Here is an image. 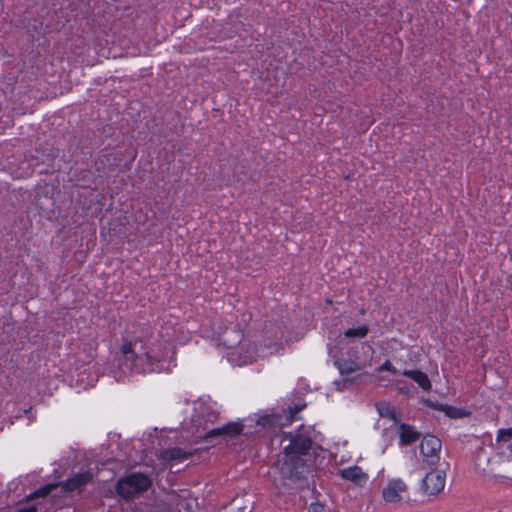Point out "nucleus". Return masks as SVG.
I'll use <instances>...</instances> for the list:
<instances>
[{
	"label": "nucleus",
	"mask_w": 512,
	"mask_h": 512,
	"mask_svg": "<svg viewBox=\"0 0 512 512\" xmlns=\"http://www.w3.org/2000/svg\"><path fill=\"white\" fill-rule=\"evenodd\" d=\"M407 485L401 479H392L382 490V497L387 503H398L403 499Z\"/></svg>",
	"instance_id": "8"
},
{
	"label": "nucleus",
	"mask_w": 512,
	"mask_h": 512,
	"mask_svg": "<svg viewBox=\"0 0 512 512\" xmlns=\"http://www.w3.org/2000/svg\"><path fill=\"white\" fill-rule=\"evenodd\" d=\"M441 447L440 439L433 435H427L421 441L420 452L429 464L434 465L439 459L438 453Z\"/></svg>",
	"instance_id": "7"
},
{
	"label": "nucleus",
	"mask_w": 512,
	"mask_h": 512,
	"mask_svg": "<svg viewBox=\"0 0 512 512\" xmlns=\"http://www.w3.org/2000/svg\"><path fill=\"white\" fill-rule=\"evenodd\" d=\"M497 441L501 443L502 450L509 451L507 457L512 460V428L499 430Z\"/></svg>",
	"instance_id": "14"
},
{
	"label": "nucleus",
	"mask_w": 512,
	"mask_h": 512,
	"mask_svg": "<svg viewBox=\"0 0 512 512\" xmlns=\"http://www.w3.org/2000/svg\"><path fill=\"white\" fill-rule=\"evenodd\" d=\"M446 475L444 471L433 470L422 480L421 488L428 495H436L444 489Z\"/></svg>",
	"instance_id": "6"
},
{
	"label": "nucleus",
	"mask_w": 512,
	"mask_h": 512,
	"mask_svg": "<svg viewBox=\"0 0 512 512\" xmlns=\"http://www.w3.org/2000/svg\"><path fill=\"white\" fill-rule=\"evenodd\" d=\"M491 478H492L493 482L496 484L502 483L503 481L508 479V477L503 476V475H498V474H493L491 476Z\"/></svg>",
	"instance_id": "24"
},
{
	"label": "nucleus",
	"mask_w": 512,
	"mask_h": 512,
	"mask_svg": "<svg viewBox=\"0 0 512 512\" xmlns=\"http://www.w3.org/2000/svg\"><path fill=\"white\" fill-rule=\"evenodd\" d=\"M153 512H173L171 507L167 504H158Z\"/></svg>",
	"instance_id": "22"
},
{
	"label": "nucleus",
	"mask_w": 512,
	"mask_h": 512,
	"mask_svg": "<svg viewBox=\"0 0 512 512\" xmlns=\"http://www.w3.org/2000/svg\"><path fill=\"white\" fill-rule=\"evenodd\" d=\"M340 476L357 486H363L368 481V475L359 466H351L340 471Z\"/></svg>",
	"instance_id": "9"
},
{
	"label": "nucleus",
	"mask_w": 512,
	"mask_h": 512,
	"mask_svg": "<svg viewBox=\"0 0 512 512\" xmlns=\"http://www.w3.org/2000/svg\"><path fill=\"white\" fill-rule=\"evenodd\" d=\"M93 480V473L86 470L75 474L68 478L65 482L47 484L35 492L37 497H46L52 494L53 497L58 495V492H72L80 490Z\"/></svg>",
	"instance_id": "5"
},
{
	"label": "nucleus",
	"mask_w": 512,
	"mask_h": 512,
	"mask_svg": "<svg viewBox=\"0 0 512 512\" xmlns=\"http://www.w3.org/2000/svg\"><path fill=\"white\" fill-rule=\"evenodd\" d=\"M153 484L152 474L131 472L115 483V493L124 501L129 502L143 496Z\"/></svg>",
	"instance_id": "4"
},
{
	"label": "nucleus",
	"mask_w": 512,
	"mask_h": 512,
	"mask_svg": "<svg viewBox=\"0 0 512 512\" xmlns=\"http://www.w3.org/2000/svg\"><path fill=\"white\" fill-rule=\"evenodd\" d=\"M142 349L140 341L124 340L120 349V356L117 359L121 373H115L114 377L119 382L127 372L152 373L156 370L158 360L147 352L139 353L137 346Z\"/></svg>",
	"instance_id": "3"
},
{
	"label": "nucleus",
	"mask_w": 512,
	"mask_h": 512,
	"mask_svg": "<svg viewBox=\"0 0 512 512\" xmlns=\"http://www.w3.org/2000/svg\"><path fill=\"white\" fill-rule=\"evenodd\" d=\"M378 372L389 371L392 373H397V369L393 366L390 360H386L381 366L377 368Z\"/></svg>",
	"instance_id": "19"
},
{
	"label": "nucleus",
	"mask_w": 512,
	"mask_h": 512,
	"mask_svg": "<svg viewBox=\"0 0 512 512\" xmlns=\"http://www.w3.org/2000/svg\"><path fill=\"white\" fill-rule=\"evenodd\" d=\"M218 418L219 412L212 405L203 402L198 403L191 418L189 431L196 438L207 441L214 438L228 441L243 432L244 425L241 422H229L223 426L210 429L209 425L214 424Z\"/></svg>",
	"instance_id": "2"
},
{
	"label": "nucleus",
	"mask_w": 512,
	"mask_h": 512,
	"mask_svg": "<svg viewBox=\"0 0 512 512\" xmlns=\"http://www.w3.org/2000/svg\"><path fill=\"white\" fill-rule=\"evenodd\" d=\"M313 441L302 429L283 433L281 437V453L276 468L281 483L288 489H302L307 485L311 472L308 457Z\"/></svg>",
	"instance_id": "1"
},
{
	"label": "nucleus",
	"mask_w": 512,
	"mask_h": 512,
	"mask_svg": "<svg viewBox=\"0 0 512 512\" xmlns=\"http://www.w3.org/2000/svg\"><path fill=\"white\" fill-rule=\"evenodd\" d=\"M253 361H255V357L252 354H249L244 356V358L240 361L239 365L252 363Z\"/></svg>",
	"instance_id": "25"
},
{
	"label": "nucleus",
	"mask_w": 512,
	"mask_h": 512,
	"mask_svg": "<svg viewBox=\"0 0 512 512\" xmlns=\"http://www.w3.org/2000/svg\"><path fill=\"white\" fill-rule=\"evenodd\" d=\"M324 506L320 503H312L309 506V512H323Z\"/></svg>",
	"instance_id": "23"
},
{
	"label": "nucleus",
	"mask_w": 512,
	"mask_h": 512,
	"mask_svg": "<svg viewBox=\"0 0 512 512\" xmlns=\"http://www.w3.org/2000/svg\"><path fill=\"white\" fill-rule=\"evenodd\" d=\"M402 375L413 379L423 390L429 391L431 389V381L427 374L420 370H404Z\"/></svg>",
	"instance_id": "13"
},
{
	"label": "nucleus",
	"mask_w": 512,
	"mask_h": 512,
	"mask_svg": "<svg viewBox=\"0 0 512 512\" xmlns=\"http://www.w3.org/2000/svg\"><path fill=\"white\" fill-rule=\"evenodd\" d=\"M305 404H296L294 406L288 407L289 420L293 421L296 418V414H298L303 408Z\"/></svg>",
	"instance_id": "17"
},
{
	"label": "nucleus",
	"mask_w": 512,
	"mask_h": 512,
	"mask_svg": "<svg viewBox=\"0 0 512 512\" xmlns=\"http://www.w3.org/2000/svg\"><path fill=\"white\" fill-rule=\"evenodd\" d=\"M191 508V504L185 501L178 504V512H191Z\"/></svg>",
	"instance_id": "21"
},
{
	"label": "nucleus",
	"mask_w": 512,
	"mask_h": 512,
	"mask_svg": "<svg viewBox=\"0 0 512 512\" xmlns=\"http://www.w3.org/2000/svg\"><path fill=\"white\" fill-rule=\"evenodd\" d=\"M192 455L191 452H187L179 447L168 448L161 450L158 454V457L162 461L172 462V461H184L188 459Z\"/></svg>",
	"instance_id": "11"
},
{
	"label": "nucleus",
	"mask_w": 512,
	"mask_h": 512,
	"mask_svg": "<svg viewBox=\"0 0 512 512\" xmlns=\"http://www.w3.org/2000/svg\"><path fill=\"white\" fill-rule=\"evenodd\" d=\"M425 403L427 404V406L435 410L443 411L446 416L452 419L463 418L470 414L464 409L453 407L446 404L434 403L431 400H425Z\"/></svg>",
	"instance_id": "10"
},
{
	"label": "nucleus",
	"mask_w": 512,
	"mask_h": 512,
	"mask_svg": "<svg viewBox=\"0 0 512 512\" xmlns=\"http://www.w3.org/2000/svg\"><path fill=\"white\" fill-rule=\"evenodd\" d=\"M335 365L338 367L342 375L350 374L359 369V365L353 360L336 361Z\"/></svg>",
	"instance_id": "15"
},
{
	"label": "nucleus",
	"mask_w": 512,
	"mask_h": 512,
	"mask_svg": "<svg viewBox=\"0 0 512 512\" xmlns=\"http://www.w3.org/2000/svg\"><path fill=\"white\" fill-rule=\"evenodd\" d=\"M369 332V327L367 325L358 326L355 328H349L344 332L345 337L347 338H364L367 336Z\"/></svg>",
	"instance_id": "16"
},
{
	"label": "nucleus",
	"mask_w": 512,
	"mask_h": 512,
	"mask_svg": "<svg viewBox=\"0 0 512 512\" xmlns=\"http://www.w3.org/2000/svg\"><path fill=\"white\" fill-rule=\"evenodd\" d=\"M400 430V443L402 445H410L416 442L421 434L418 432L413 426L409 424L402 423L399 426Z\"/></svg>",
	"instance_id": "12"
},
{
	"label": "nucleus",
	"mask_w": 512,
	"mask_h": 512,
	"mask_svg": "<svg viewBox=\"0 0 512 512\" xmlns=\"http://www.w3.org/2000/svg\"><path fill=\"white\" fill-rule=\"evenodd\" d=\"M19 512H30V511H27V510H25V509H22V510H20Z\"/></svg>",
	"instance_id": "27"
},
{
	"label": "nucleus",
	"mask_w": 512,
	"mask_h": 512,
	"mask_svg": "<svg viewBox=\"0 0 512 512\" xmlns=\"http://www.w3.org/2000/svg\"><path fill=\"white\" fill-rule=\"evenodd\" d=\"M379 412L382 416H385L387 418H390L394 421H397V413L395 411V409L389 405H386L385 407V411L379 409Z\"/></svg>",
	"instance_id": "18"
},
{
	"label": "nucleus",
	"mask_w": 512,
	"mask_h": 512,
	"mask_svg": "<svg viewBox=\"0 0 512 512\" xmlns=\"http://www.w3.org/2000/svg\"><path fill=\"white\" fill-rule=\"evenodd\" d=\"M275 418L273 416H264L258 420V424L264 427L272 426L274 424Z\"/></svg>",
	"instance_id": "20"
},
{
	"label": "nucleus",
	"mask_w": 512,
	"mask_h": 512,
	"mask_svg": "<svg viewBox=\"0 0 512 512\" xmlns=\"http://www.w3.org/2000/svg\"><path fill=\"white\" fill-rule=\"evenodd\" d=\"M280 348H281V346H280L279 344L275 343V344L273 345V347H272V350H271V351H269L268 353H269V354H273V353H275V352L277 353V352L280 350Z\"/></svg>",
	"instance_id": "26"
}]
</instances>
